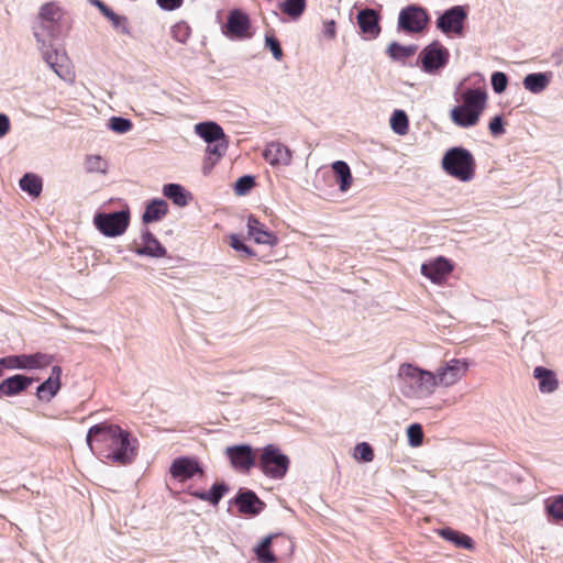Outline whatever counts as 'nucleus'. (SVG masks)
<instances>
[{"instance_id": "6", "label": "nucleus", "mask_w": 563, "mask_h": 563, "mask_svg": "<svg viewBox=\"0 0 563 563\" xmlns=\"http://www.w3.org/2000/svg\"><path fill=\"white\" fill-rule=\"evenodd\" d=\"M290 460L279 448L274 444H267L262 449L258 468L263 474L272 479H283L289 468Z\"/></svg>"}, {"instance_id": "23", "label": "nucleus", "mask_w": 563, "mask_h": 563, "mask_svg": "<svg viewBox=\"0 0 563 563\" xmlns=\"http://www.w3.org/2000/svg\"><path fill=\"white\" fill-rule=\"evenodd\" d=\"M33 382L34 378L22 374L10 376L0 383V397L19 395L26 390Z\"/></svg>"}, {"instance_id": "1", "label": "nucleus", "mask_w": 563, "mask_h": 563, "mask_svg": "<svg viewBox=\"0 0 563 563\" xmlns=\"http://www.w3.org/2000/svg\"><path fill=\"white\" fill-rule=\"evenodd\" d=\"M86 443L97 457L122 466L132 464L139 452V440L130 431L107 421L89 428Z\"/></svg>"}, {"instance_id": "15", "label": "nucleus", "mask_w": 563, "mask_h": 563, "mask_svg": "<svg viewBox=\"0 0 563 563\" xmlns=\"http://www.w3.org/2000/svg\"><path fill=\"white\" fill-rule=\"evenodd\" d=\"M225 455L230 460L232 467L241 472H249L253 466L257 465L253 449L249 444L228 446Z\"/></svg>"}, {"instance_id": "13", "label": "nucleus", "mask_w": 563, "mask_h": 563, "mask_svg": "<svg viewBox=\"0 0 563 563\" xmlns=\"http://www.w3.org/2000/svg\"><path fill=\"white\" fill-rule=\"evenodd\" d=\"M250 27L249 15L240 9H234L229 12L222 32L227 37L242 40L251 36L249 33Z\"/></svg>"}, {"instance_id": "12", "label": "nucleus", "mask_w": 563, "mask_h": 563, "mask_svg": "<svg viewBox=\"0 0 563 563\" xmlns=\"http://www.w3.org/2000/svg\"><path fill=\"white\" fill-rule=\"evenodd\" d=\"M468 369V363L465 360L452 358L437 369L435 382L437 386L441 385L449 387L459 382Z\"/></svg>"}, {"instance_id": "30", "label": "nucleus", "mask_w": 563, "mask_h": 563, "mask_svg": "<svg viewBox=\"0 0 563 563\" xmlns=\"http://www.w3.org/2000/svg\"><path fill=\"white\" fill-rule=\"evenodd\" d=\"M163 194L166 198L170 199L176 206L185 207L191 199L190 192H188L179 184H166L163 187Z\"/></svg>"}, {"instance_id": "27", "label": "nucleus", "mask_w": 563, "mask_h": 563, "mask_svg": "<svg viewBox=\"0 0 563 563\" xmlns=\"http://www.w3.org/2000/svg\"><path fill=\"white\" fill-rule=\"evenodd\" d=\"M552 77L551 71L528 74L523 78V87L532 93H540L550 85Z\"/></svg>"}, {"instance_id": "26", "label": "nucleus", "mask_w": 563, "mask_h": 563, "mask_svg": "<svg viewBox=\"0 0 563 563\" xmlns=\"http://www.w3.org/2000/svg\"><path fill=\"white\" fill-rule=\"evenodd\" d=\"M195 133L207 144L227 137L223 129L213 121H205L195 125Z\"/></svg>"}, {"instance_id": "37", "label": "nucleus", "mask_w": 563, "mask_h": 563, "mask_svg": "<svg viewBox=\"0 0 563 563\" xmlns=\"http://www.w3.org/2000/svg\"><path fill=\"white\" fill-rule=\"evenodd\" d=\"M84 165L87 173L106 174L108 170V162L100 155H87Z\"/></svg>"}, {"instance_id": "10", "label": "nucleus", "mask_w": 563, "mask_h": 563, "mask_svg": "<svg viewBox=\"0 0 563 563\" xmlns=\"http://www.w3.org/2000/svg\"><path fill=\"white\" fill-rule=\"evenodd\" d=\"M54 356L46 353L10 355L0 358V365L10 369H36L49 366Z\"/></svg>"}, {"instance_id": "56", "label": "nucleus", "mask_w": 563, "mask_h": 563, "mask_svg": "<svg viewBox=\"0 0 563 563\" xmlns=\"http://www.w3.org/2000/svg\"><path fill=\"white\" fill-rule=\"evenodd\" d=\"M2 367H3V366H1V365H0V376L2 375Z\"/></svg>"}, {"instance_id": "44", "label": "nucleus", "mask_w": 563, "mask_h": 563, "mask_svg": "<svg viewBox=\"0 0 563 563\" xmlns=\"http://www.w3.org/2000/svg\"><path fill=\"white\" fill-rule=\"evenodd\" d=\"M408 442L411 446L417 448L422 444L423 431L419 423H412L407 428Z\"/></svg>"}, {"instance_id": "22", "label": "nucleus", "mask_w": 563, "mask_h": 563, "mask_svg": "<svg viewBox=\"0 0 563 563\" xmlns=\"http://www.w3.org/2000/svg\"><path fill=\"white\" fill-rule=\"evenodd\" d=\"M60 366H53L49 377L36 388V397L43 401H49L54 398L60 389Z\"/></svg>"}, {"instance_id": "36", "label": "nucleus", "mask_w": 563, "mask_h": 563, "mask_svg": "<svg viewBox=\"0 0 563 563\" xmlns=\"http://www.w3.org/2000/svg\"><path fill=\"white\" fill-rule=\"evenodd\" d=\"M390 126L399 135H405L408 132L409 120L404 110L394 111L390 118Z\"/></svg>"}, {"instance_id": "25", "label": "nucleus", "mask_w": 563, "mask_h": 563, "mask_svg": "<svg viewBox=\"0 0 563 563\" xmlns=\"http://www.w3.org/2000/svg\"><path fill=\"white\" fill-rule=\"evenodd\" d=\"M533 376L539 382V390L542 394H551L559 388V380L555 373L543 366L533 369Z\"/></svg>"}, {"instance_id": "51", "label": "nucleus", "mask_w": 563, "mask_h": 563, "mask_svg": "<svg viewBox=\"0 0 563 563\" xmlns=\"http://www.w3.org/2000/svg\"><path fill=\"white\" fill-rule=\"evenodd\" d=\"M322 35L328 40H333L336 36V24L334 20L323 22Z\"/></svg>"}, {"instance_id": "48", "label": "nucleus", "mask_w": 563, "mask_h": 563, "mask_svg": "<svg viewBox=\"0 0 563 563\" xmlns=\"http://www.w3.org/2000/svg\"><path fill=\"white\" fill-rule=\"evenodd\" d=\"M355 455L364 462H371L374 459V451L367 442H362L355 446Z\"/></svg>"}, {"instance_id": "20", "label": "nucleus", "mask_w": 563, "mask_h": 563, "mask_svg": "<svg viewBox=\"0 0 563 563\" xmlns=\"http://www.w3.org/2000/svg\"><path fill=\"white\" fill-rule=\"evenodd\" d=\"M141 240V245L134 250L137 255L157 258L164 257L166 255V249L148 229L143 231Z\"/></svg>"}, {"instance_id": "16", "label": "nucleus", "mask_w": 563, "mask_h": 563, "mask_svg": "<svg viewBox=\"0 0 563 563\" xmlns=\"http://www.w3.org/2000/svg\"><path fill=\"white\" fill-rule=\"evenodd\" d=\"M452 271V263L443 256H439L435 260L421 265V274L429 278L433 284L438 285L443 284Z\"/></svg>"}, {"instance_id": "29", "label": "nucleus", "mask_w": 563, "mask_h": 563, "mask_svg": "<svg viewBox=\"0 0 563 563\" xmlns=\"http://www.w3.org/2000/svg\"><path fill=\"white\" fill-rule=\"evenodd\" d=\"M438 533L441 538L453 543L456 548L473 550L475 547L471 537L451 528H442Z\"/></svg>"}, {"instance_id": "2", "label": "nucleus", "mask_w": 563, "mask_h": 563, "mask_svg": "<svg viewBox=\"0 0 563 563\" xmlns=\"http://www.w3.org/2000/svg\"><path fill=\"white\" fill-rule=\"evenodd\" d=\"M58 32V23L40 20L33 25V35L36 40L37 47L42 54L45 63L54 70L60 78L64 77L63 68L67 60L65 53L53 49L52 42Z\"/></svg>"}, {"instance_id": "3", "label": "nucleus", "mask_w": 563, "mask_h": 563, "mask_svg": "<svg viewBox=\"0 0 563 563\" xmlns=\"http://www.w3.org/2000/svg\"><path fill=\"white\" fill-rule=\"evenodd\" d=\"M400 389L406 397L423 398L430 396L437 386L435 376L429 371L411 364H402L398 371Z\"/></svg>"}, {"instance_id": "53", "label": "nucleus", "mask_w": 563, "mask_h": 563, "mask_svg": "<svg viewBox=\"0 0 563 563\" xmlns=\"http://www.w3.org/2000/svg\"><path fill=\"white\" fill-rule=\"evenodd\" d=\"M10 131V120L4 113H0V137L7 135Z\"/></svg>"}, {"instance_id": "39", "label": "nucleus", "mask_w": 563, "mask_h": 563, "mask_svg": "<svg viewBox=\"0 0 563 563\" xmlns=\"http://www.w3.org/2000/svg\"><path fill=\"white\" fill-rule=\"evenodd\" d=\"M170 34L175 41L185 44L190 37L191 30L186 22L180 21L172 26Z\"/></svg>"}, {"instance_id": "38", "label": "nucleus", "mask_w": 563, "mask_h": 563, "mask_svg": "<svg viewBox=\"0 0 563 563\" xmlns=\"http://www.w3.org/2000/svg\"><path fill=\"white\" fill-rule=\"evenodd\" d=\"M229 492V486L224 482L214 483L211 488L207 492L208 503L217 506L223 496Z\"/></svg>"}, {"instance_id": "28", "label": "nucleus", "mask_w": 563, "mask_h": 563, "mask_svg": "<svg viewBox=\"0 0 563 563\" xmlns=\"http://www.w3.org/2000/svg\"><path fill=\"white\" fill-rule=\"evenodd\" d=\"M168 212V205L165 200L156 198L146 205L145 211L142 216V221L145 224L159 221Z\"/></svg>"}, {"instance_id": "19", "label": "nucleus", "mask_w": 563, "mask_h": 563, "mask_svg": "<svg viewBox=\"0 0 563 563\" xmlns=\"http://www.w3.org/2000/svg\"><path fill=\"white\" fill-rule=\"evenodd\" d=\"M263 157L272 166L284 165L287 166L291 163V151L280 142H271L266 145Z\"/></svg>"}, {"instance_id": "50", "label": "nucleus", "mask_w": 563, "mask_h": 563, "mask_svg": "<svg viewBox=\"0 0 563 563\" xmlns=\"http://www.w3.org/2000/svg\"><path fill=\"white\" fill-rule=\"evenodd\" d=\"M489 131L494 136H498L505 133L504 120L501 115H495L489 122Z\"/></svg>"}, {"instance_id": "14", "label": "nucleus", "mask_w": 563, "mask_h": 563, "mask_svg": "<svg viewBox=\"0 0 563 563\" xmlns=\"http://www.w3.org/2000/svg\"><path fill=\"white\" fill-rule=\"evenodd\" d=\"M169 473L179 482H186L196 475H203V468L197 459L191 456H179L172 462Z\"/></svg>"}, {"instance_id": "9", "label": "nucleus", "mask_w": 563, "mask_h": 563, "mask_svg": "<svg viewBox=\"0 0 563 563\" xmlns=\"http://www.w3.org/2000/svg\"><path fill=\"white\" fill-rule=\"evenodd\" d=\"M467 20V10L463 5H454L445 10L435 22V26L445 35L463 36Z\"/></svg>"}, {"instance_id": "33", "label": "nucleus", "mask_w": 563, "mask_h": 563, "mask_svg": "<svg viewBox=\"0 0 563 563\" xmlns=\"http://www.w3.org/2000/svg\"><path fill=\"white\" fill-rule=\"evenodd\" d=\"M277 538V536L269 534L265 537L260 544H257L254 549L257 560L261 563H274L276 562V555L271 550L273 539Z\"/></svg>"}, {"instance_id": "5", "label": "nucleus", "mask_w": 563, "mask_h": 563, "mask_svg": "<svg viewBox=\"0 0 563 563\" xmlns=\"http://www.w3.org/2000/svg\"><path fill=\"white\" fill-rule=\"evenodd\" d=\"M441 165L448 175L461 181L468 183L475 177L474 155L462 146L449 148L442 157Z\"/></svg>"}, {"instance_id": "4", "label": "nucleus", "mask_w": 563, "mask_h": 563, "mask_svg": "<svg viewBox=\"0 0 563 563\" xmlns=\"http://www.w3.org/2000/svg\"><path fill=\"white\" fill-rule=\"evenodd\" d=\"M486 93L481 89H467L463 95V103L451 110V120L461 128H471L478 123L485 109Z\"/></svg>"}, {"instance_id": "17", "label": "nucleus", "mask_w": 563, "mask_h": 563, "mask_svg": "<svg viewBox=\"0 0 563 563\" xmlns=\"http://www.w3.org/2000/svg\"><path fill=\"white\" fill-rule=\"evenodd\" d=\"M356 20L366 40H374L380 34V15L376 10L371 8L362 9L358 11Z\"/></svg>"}, {"instance_id": "46", "label": "nucleus", "mask_w": 563, "mask_h": 563, "mask_svg": "<svg viewBox=\"0 0 563 563\" xmlns=\"http://www.w3.org/2000/svg\"><path fill=\"white\" fill-rule=\"evenodd\" d=\"M493 90L496 93H503L508 85V77L503 71H495L490 78Z\"/></svg>"}, {"instance_id": "34", "label": "nucleus", "mask_w": 563, "mask_h": 563, "mask_svg": "<svg viewBox=\"0 0 563 563\" xmlns=\"http://www.w3.org/2000/svg\"><path fill=\"white\" fill-rule=\"evenodd\" d=\"M307 0H284L279 3V9L291 20L297 21L306 11Z\"/></svg>"}, {"instance_id": "21", "label": "nucleus", "mask_w": 563, "mask_h": 563, "mask_svg": "<svg viewBox=\"0 0 563 563\" xmlns=\"http://www.w3.org/2000/svg\"><path fill=\"white\" fill-rule=\"evenodd\" d=\"M247 233L257 244L276 245L278 239L254 216L247 218Z\"/></svg>"}, {"instance_id": "52", "label": "nucleus", "mask_w": 563, "mask_h": 563, "mask_svg": "<svg viewBox=\"0 0 563 563\" xmlns=\"http://www.w3.org/2000/svg\"><path fill=\"white\" fill-rule=\"evenodd\" d=\"M156 3L164 11H175L183 5L184 0H156Z\"/></svg>"}, {"instance_id": "11", "label": "nucleus", "mask_w": 563, "mask_h": 563, "mask_svg": "<svg viewBox=\"0 0 563 563\" xmlns=\"http://www.w3.org/2000/svg\"><path fill=\"white\" fill-rule=\"evenodd\" d=\"M450 53L439 41L427 45L419 54L421 68L428 74H433L446 66Z\"/></svg>"}, {"instance_id": "54", "label": "nucleus", "mask_w": 563, "mask_h": 563, "mask_svg": "<svg viewBox=\"0 0 563 563\" xmlns=\"http://www.w3.org/2000/svg\"><path fill=\"white\" fill-rule=\"evenodd\" d=\"M92 5H95L96 8L99 9V11L104 15L107 16L111 11L112 9H110L103 1L101 0H91L90 1Z\"/></svg>"}, {"instance_id": "55", "label": "nucleus", "mask_w": 563, "mask_h": 563, "mask_svg": "<svg viewBox=\"0 0 563 563\" xmlns=\"http://www.w3.org/2000/svg\"><path fill=\"white\" fill-rule=\"evenodd\" d=\"M190 495L200 500H203V501H208V498H209L207 495V492H205V490H195V492H191Z\"/></svg>"}, {"instance_id": "31", "label": "nucleus", "mask_w": 563, "mask_h": 563, "mask_svg": "<svg viewBox=\"0 0 563 563\" xmlns=\"http://www.w3.org/2000/svg\"><path fill=\"white\" fill-rule=\"evenodd\" d=\"M20 188L31 197H38L42 192L43 184L41 177L33 173H26L19 181Z\"/></svg>"}, {"instance_id": "32", "label": "nucleus", "mask_w": 563, "mask_h": 563, "mask_svg": "<svg viewBox=\"0 0 563 563\" xmlns=\"http://www.w3.org/2000/svg\"><path fill=\"white\" fill-rule=\"evenodd\" d=\"M332 169L338 178L340 190L346 191L353 180L350 166L344 161H336L332 164Z\"/></svg>"}, {"instance_id": "40", "label": "nucleus", "mask_w": 563, "mask_h": 563, "mask_svg": "<svg viewBox=\"0 0 563 563\" xmlns=\"http://www.w3.org/2000/svg\"><path fill=\"white\" fill-rule=\"evenodd\" d=\"M112 24V26L125 35L131 34L129 27V20L125 15L117 14L113 10L106 16Z\"/></svg>"}, {"instance_id": "45", "label": "nucleus", "mask_w": 563, "mask_h": 563, "mask_svg": "<svg viewBox=\"0 0 563 563\" xmlns=\"http://www.w3.org/2000/svg\"><path fill=\"white\" fill-rule=\"evenodd\" d=\"M255 185L254 177L251 175H244L235 181L234 191L239 196L246 195Z\"/></svg>"}, {"instance_id": "43", "label": "nucleus", "mask_w": 563, "mask_h": 563, "mask_svg": "<svg viewBox=\"0 0 563 563\" xmlns=\"http://www.w3.org/2000/svg\"><path fill=\"white\" fill-rule=\"evenodd\" d=\"M109 128L117 133L123 134L132 130L133 124L131 120L122 117H112L109 120Z\"/></svg>"}, {"instance_id": "47", "label": "nucleus", "mask_w": 563, "mask_h": 563, "mask_svg": "<svg viewBox=\"0 0 563 563\" xmlns=\"http://www.w3.org/2000/svg\"><path fill=\"white\" fill-rule=\"evenodd\" d=\"M265 46L269 48L274 58L280 60L284 56L283 48L277 37L272 34L265 35Z\"/></svg>"}, {"instance_id": "35", "label": "nucleus", "mask_w": 563, "mask_h": 563, "mask_svg": "<svg viewBox=\"0 0 563 563\" xmlns=\"http://www.w3.org/2000/svg\"><path fill=\"white\" fill-rule=\"evenodd\" d=\"M417 51V45H401L397 42H391L388 45L387 54L394 60H404L412 56Z\"/></svg>"}, {"instance_id": "41", "label": "nucleus", "mask_w": 563, "mask_h": 563, "mask_svg": "<svg viewBox=\"0 0 563 563\" xmlns=\"http://www.w3.org/2000/svg\"><path fill=\"white\" fill-rule=\"evenodd\" d=\"M37 19L58 23L60 19L59 8L54 3H45L42 5Z\"/></svg>"}, {"instance_id": "18", "label": "nucleus", "mask_w": 563, "mask_h": 563, "mask_svg": "<svg viewBox=\"0 0 563 563\" xmlns=\"http://www.w3.org/2000/svg\"><path fill=\"white\" fill-rule=\"evenodd\" d=\"M233 503L241 514L249 516H257L265 507V503L253 490L246 488L239 489Z\"/></svg>"}, {"instance_id": "8", "label": "nucleus", "mask_w": 563, "mask_h": 563, "mask_svg": "<svg viewBox=\"0 0 563 563\" xmlns=\"http://www.w3.org/2000/svg\"><path fill=\"white\" fill-rule=\"evenodd\" d=\"M130 222V211L97 213L93 218L96 228L106 236H118L125 232Z\"/></svg>"}, {"instance_id": "7", "label": "nucleus", "mask_w": 563, "mask_h": 563, "mask_svg": "<svg viewBox=\"0 0 563 563\" xmlns=\"http://www.w3.org/2000/svg\"><path fill=\"white\" fill-rule=\"evenodd\" d=\"M429 21L430 16L424 8L409 4L400 10L397 27L406 33H420L424 31Z\"/></svg>"}, {"instance_id": "42", "label": "nucleus", "mask_w": 563, "mask_h": 563, "mask_svg": "<svg viewBox=\"0 0 563 563\" xmlns=\"http://www.w3.org/2000/svg\"><path fill=\"white\" fill-rule=\"evenodd\" d=\"M547 511L555 520H563V495L554 497L547 503Z\"/></svg>"}, {"instance_id": "24", "label": "nucleus", "mask_w": 563, "mask_h": 563, "mask_svg": "<svg viewBox=\"0 0 563 563\" xmlns=\"http://www.w3.org/2000/svg\"><path fill=\"white\" fill-rule=\"evenodd\" d=\"M229 147L228 137L208 143L206 148V158L203 163V173L208 174L213 166L222 158Z\"/></svg>"}, {"instance_id": "49", "label": "nucleus", "mask_w": 563, "mask_h": 563, "mask_svg": "<svg viewBox=\"0 0 563 563\" xmlns=\"http://www.w3.org/2000/svg\"><path fill=\"white\" fill-rule=\"evenodd\" d=\"M230 246L238 252H243L246 256H254L255 252L249 247L236 234L230 236Z\"/></svg>"}]
</instances>
